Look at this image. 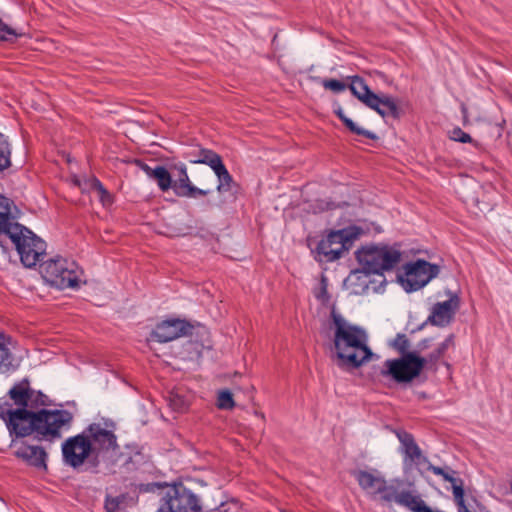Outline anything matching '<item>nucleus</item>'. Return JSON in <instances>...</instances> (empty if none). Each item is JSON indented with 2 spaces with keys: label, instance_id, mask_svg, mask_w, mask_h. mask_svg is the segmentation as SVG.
Segmentation results:
<instances>
[{
  "label": "nucleus",
  "instance_id": "f257e3e1",
  "mask_svg": "<svg viewBox=\"0 0 512 512\" xmlns=\"http://www.w3.org/2000/svg\"><path fill=\"white\" fill-rule=\"evenodd\" d=\"M32 388L28 378L16 382L7 395L12 403L0 399V419L8 429L12 444L15 439L33 435L37 441L54 442L62 437V429L68 430L73 422V414L65 409H29Z\"/></svg>",
  "mask_w": 512,
  "mask_h": 512
},
{
  "label": "nucleus",
  "instance_id": "f03ea898",
  "mask_svg": "<svg viewBox=\"0 0 512 512\" xmlns=\"http://www.w3.org/2000/svg\"><path fill=\"white\" fill-rule=\"evenodd\" d=\"M105 425L107 428L91 423L82 433L67 438L62 443L63 462L73 469L86 463L87 470L97 473L101 455L119 447L113 431L115 424L106 422Z\"/></svg>",
  "mask_w": 512,
  "mask_h": 512
},
{
  "label": "nucleus",
  "instance_id": "7ed1b4c3",
  "mask_svg": "<svg viewBox=\"0 0 512 512\" xmlns=\"http://www.w3.org/2000/svg\"><path fill=\"white\" fill-rule=\"evenodd\" d=\"M331 319L334 325V356L338 368L351 371L371 360L374 353L367 344L366 331L349 323L335 310L331 312Z\"/></svg>",
  "mask_w": 512,
  "mask_h": 512
},
{
  "label": "nucleus",
  "instance_id": "20e7f679",
  "mask_svg": "<svg viewBox=\"0 0 512 512\" xmlns=\"http://www.w3.org/2000/svg\"><path fill=\"white\" fill-rule=\"evenodd\" d=\"M162 192L170 189L180 198L198 199L209 195L212 190L201 189L191 182L187 166L181 161H167L165 165H157L151 176Z\"/></svg>",
  "mask_w": 512,
  "mask_h": 512
},
{
  "label": "nucleus",
  "instance_id": "39448f33",
  "mask_svg": "<svg viewBox=\"0 0 512 512\" xmlns=\"http://www.w3.org/2000/svg\"><path fill=\"white\" fill-rule=\"evenodd\" d=\"M364 234L362 227L350 225L338 230H328L327 234L319 241L308 240V247L319 263H331L339 260L344 252L350 250L354 242Z\"/></svg>",
  "mask_w": 512,
  "mask_h": 512
},
{
  "label": "nucleus",
  "instance_id": "423d86ee",
  "mask_svg": "<svg viewBox=\"0 0 512 512\" xmlns=\"http://www.w3.org/2000/svg\"><path fill=\"white\" fill-rule=\"evenodd\" d=\"M401 251L388 244H367L355 252L357 262L366 274L383 275L401 261Z\"/></svg>",
  "mask_w": 512,
  "mask_h": 512
},
{
  "label": "nucleus",
  "instance_id": "0eeeda50",
  "mask_svg": "<svg viewBox=\"0 0 512 512\" xmlns=\"http://www.w3.org/2000/svg\"><path fill=\"white\" fill-rule=\"evenodd\" d=\"M40 273L50 286L64 290L80 288L83 270L75 261L57 256L43 261Z\"/></svg>",
  "mask_w": 512,
  "mask_h": 512
},
{
  "label": "nucleus",
  "instance_id": "6e6552de",
  "mask_svg": "<svg viewBox=\"0 0 512 512\" xmlns=\"http://www.w3.org/2000/svg\"><path fill=\"white\" fill-rule=\"evenodd\" d=\"M427 364L420 354H407L402 357L387 359L380 374L389 377L398 384H408L418 378Z\"/></svg>",
  "mask_w": 512,
  "mask_h": 512
},
{
  "label": "nucleus",
  "instance_id": "1a4fd4ad",
  "mask_svg": "<svg viewBox=\"0 0 512 512\" xmlns=\"http://www.w3.org/2000/svg\"><path fill=\"white\" fill-rule=\"evenodd\" d=\"M350 475L372 500H377L387 505L392 504V493L396 485L389 483L377 470L355 469L350 471Z\"/></svg>",
  "mask_w": 512,
  "mask_h": 512
},
{
  "label": "nucleus",
  "instance_id": "9d476101",
  "mask_svg": "<svg viewBox=\"0 0 512 512\" xmlns=\"http://www.w3.org/2000/svg\"><path fill=\"white\" fill-rule=\"evenodd\" d=\"M438 273V267L423 259H417L404 266V271L397 274V281L408 292H415L424 287Z\"/></svg>",
  "mask_w": 512,
  "mask_h": 512
},
{
  "label": "nucleus",
  "instance_id": "9b49d317",
  "mask_svg": "<svg viewBox=\"0 0 512 512\" xmlns=\"http://www.w3.org/2000/svg\"><path fill=\"white\" fill-rule=\"evenodd\" d=\"M194 326L185 319L170 318L158 323L151 331L149 340L167 343L183 336L192 334Z\"/></svg>",
  "mask_w": 512,
  "mask_h": 512
},
{
  "label": "nucleus",
  "instance_id": "f8f14e48",
  "mask_svg": "<svg viewBox=\"0 0 512 512\" xmlns=\"http://www.w3.org/2000/svg\"><path fill=\"white\" fill-rule=\"evenodd\" d=\"M396 435L400 442V451L403 454V462L407 468L415 467L418 471H423L430 467L428 466L427 457L423 454L411 433L405 430H400Z\"/></svg>",
  "mask_w": 512,
  "mask_h": 512
},
{
  "label": "nucleus",
  "instance_id": "ddd939ff",
  "mask_svg": "<svg viewBox=\"0 0 512 512\" xmlns=\"http://www.w3.org/2000/svg\"><path fill=\"white\" fill-rule=\"evenodd\" d=\"M27 236H29L30 239H26V241H24V252H26V257H24L25 254H23L20 249L17 250V253L19 255L20 262L24 267L33 268L38 263L41 264L44 261V258L46 257L47 244L32 230H30V234Z\"/></svg>",
  "mask_w": 512,
  "mask_h": 512
},
{
  "label": "nucleus",
  "instance_id": "4468645a",
  "mask_svg": "<svg viewBox=\"0 0 512 512\" xmlns=\"http://www.w3.org/2000/svg\"><path fill=\"white\" fill-rule=\"evenodd\" d=\"M30 230L16 220L6 227L5 231L0 232V247L3 252H8L10 249L9 244H11L16 251L20 249L26 255V252H24V241L30 239L27 236L30 234Z\"/></svg>",
  "mask_w": 512,
  "mask_h": 512
},
{
  "label": "nucleus",
  "instance_id": "2eb2a0df",
  "mask_svg": "<svg viewBox=\"0 0 512 512\" xmlns=\"http://www.w3.org/2000/svg\"><path fill=\"white\" fill-rule=\"evenodd\" d=\"M14 456L24 461L28 466L40 471L46 472L48 470V454L42 446L30 445L26 441H22L14 452Z\"/></svg>",
  "mask_w": 512,
  "mask_h": 512
},
{
  "label": "nucleus",
  "instance_id": "dca6fc26",
  "mask_svg": "<svg viewBox=\"0 0 512 512\" xmlns=\"http://www.w3.org/2000/svg\"><path fill=\"white\" fill-rule=\"evenodd\" d=\"M349 89L351 93L368 108L374 111L379 110L378 104L381 103L379 95L370 89L362 77L358 75L352 76Z\"/></svg>",
  "mask_w": 512,
  "mask_h": 512
},
{
  "label": "nucleus",
  "instance_id": "f3484780",
  "mask_svg": "<svg viewBox=\"0 0 512 512\" xmlns=\"http://www.w3.org/2000/svg\"><path fill=\"white\" fill-rule=\"evenodd\" d=\"M214 173L218 178L216 190L219 193L230 192L235 196V194L238 192L239 185L234 181L232 175L229 173L224 163L215 169Z\"/></svg>",
  "mask_w": 512,
  "mask_h": 512
},
{
  "label": "nucleus",
  "instance_id": "a211bd4d",
  "mask_svg": "<svg viewBox=\"0 0 512 512\" xmlns=\"http://www.w3.org/2000/svg\"><path fill=\"white\" fill-rule=\"evenodd\" d=\"M381 103L378 104V111H375L382 118L392 117L393 119H399L401 117V109L398 106L397 100L387 94L379 95Z\"/></svg>",
  "mask_w": 512,
  "mask_h": 512
},
{
  "label": "nucleus",
  "instance_id": "6ab92c4d",
  "mask_svg": "<svg viewBox=\"0 0 512 512\" xmlns=\"http://www.w3.org/2000/svg\"><path fill=\"white\" fill-rule=\"evenodd\" d=\"M426 323L436 327H445L448 324V300L437 302L431 307Z\"/></svg>",
  "mask_w": 512,
  "mask_h": 512
},
{
  "label": "nucleus",
  "instance_id": "aec40b11",
  "mask_svg": "<svg viewBox=\"0 0 512 512\" xmlns=\"http://www.w3.org/2000/svg\"><path fill=\"white\" fill-rule=\"evenodd\" d=\"M335 115L339 118V120L343 123V125L351 132L356 135L364 136L371 140H377L378 136L367 129L359 127L352 119L347 117L341 108V106H338L334 109Z\"/></svg>",
  "mask_w": 512,
  "mask_h": 512
},
{
  "label": "nucleus",
  "instance_id": "412c9836",
  "mask_svg": "<svg viewBox=\"0 0 512 512\" xmlns=\"http://www.w3.org/2000/svg\"><path fill=\"white\" fill-rule=\"evenodd\" d=\"M450 487L452 489L453 499L457 506V509L465 508V484L464 481L459 477V473L450 469Z\"/></svg>",
  "mask_w": 512,
  "mask_h": 512
},
{
  "label": "nucleus",
  "instance_id": "4be33fe9",
  "mask_svg": "<svg viewBox=\"0 0 512 512\" xmlns=\"http://www.w3.org/2000/svg\"><path fill=\"white\" fill-rule=\"evenodd\" d=\"M132 498L128 493H121L117 496L106 494L104 509L106 512H124L130 505Z\"/></svg>",
  "mask_w": 512,
  "mask_h": 512
},
{
  "label": "nucleus",
  "instance_id": "5701e85b",
  "mask_svg": "<svg viewBox=\"0 0 512 512\" xmlns=\"http://www.w3.org/2000/svg\"><path fill=\"white\" fill-rule=\"evenodd\" d=\"M190 162L208 165L213 171L223 164V160L218 153L206 148L199 149V157L191 159Z\"/></svg>",
  "mask_w": 512,
  "mask_h": 512
},
{
  "label": "nucleus",
  "instance_id": "b1692460",
  "mask_svg": "<svg viewBox=\"0 0 512 512\" xmlns=\"http://www.w3.org/2000/svg\"><path fill=\"white\" fill-rule=\"evenodd\" d=\"M13 201L5 196H0V232L5 231L16 220L12 214Z\"/></svg>",
  "mask_w": 512,
  "mask_h": 512
},
{
  "label": "nucleus",
  "instance_id": "393cba45",
  "mask_svg": "<svg viewBox=\"0 0 512 512\" xmlns=\"http://www.w3.org/2000/svg\"><path fill=\"white\" fill-rule=\"evenodd\" d=\"M12 146L9 137L0 133V172L11 167Z\"/></svg>",
  "mask_w": 512,
  "mask_h": 512
},
{
  "label": "nucleus",
  "instance_id": "a878e982",
  "mask_svg": "<svg viewBox=\"0 0 512 512\" xmlns=\"http://www.w3.org/2000/svg\"><path fill=\"white\" fill-rule=\"evenodd\" d=\"M389 347L396 351L400 357L407 354H419V351H410V340L406 334L397 333L394 339L388 343Z\"/></svg>",
  "mask_w": 512,
  "mask_h": 512
},
{
  "label": "nucleus",
  "instance_id": "bb28decb",
  "mask_svg": "<svg viewBox=\"0 0 512 512\" xmlns=\"http://www.w3.org/2000/svg\"><path fill=\"white\" fill-rule=\"evenodd\" d=\"M51 405H53V403L46 394H44L41 390L32 389L29 409L37 411Z\"/></svg>",
  "mask_w": 512,
  "mask_h": 512
},
{
  "label": "nucleus",
  "instance_id": "cd10ccee",
  "mask_svg": "<svg viewBox=\"0 0 512 512\" xmlns=\"http://www.w3.org/2000/svg\"><path fill=\"white\" fill-rule=\"evenodd\" d=\"M89 186L92 190H95L99 194V200L103 205H110L113 202L112 195L104 187L102 182L97 177H92L89 180Z\"/></svg>",
  "mask_w": 512,
  "mask_h": 512
},
{
  "label": "nucleus",
  "instance_id": "c85d7f7f",
  "mask_svg": "<svg viewBox=\"0 0 512 512\" xmlns=\"http://www.w3.org/2000/svg\"><path fill=\"white\" fill-rule=\"evenodd\" d=\"M13 361L14 357L9 348L0 342V372L7 373L14 369Z\"/></svg>",
  "mask_w": 512,
  "mask_h": 512
},
{
  "label": "nucleus",
  "instance_id": "c756f323",
  "mask_svg": "<svg viewBox=\"0 0 512 512\" xmlns=\"http://www.w3.org/2000/svg\"><path fill=\"white\" fill-rule=\"evenodd\" d=\"M181 483L179 484H168V483H160V482H151V483H141L138 485V491L140 493H148V492H155L156 489H165V493L164 495L161 497L160 499V503H159V506H161L162 504V501L164 500V498L166 497L167 493L169 492V488L171 486H179ZM160 507H158L159 509Z\"/></svg>",
  "mask_w": 512,
  "mask_h": 512
},
{
  "label": "nucleus",
  "instance_id": "7c9ffc66",
  "mask_svg": "<svg viewBox=\"0 0 512 512\" xmlns=\"http://www.w3.org/2000/svg\"><path fill=\"white\" fill-rule=\"evenodd\" d=\"M168 403L170 408L178 413H183L189 408V402L187 399L175 392H171L169 394Z\"/></svg>",
  "mask_w": 512,
  "mask_h": 512
},
{
  "label": "nucleus",
  "instance_id": "2f4dec72",
  "mask_svg": "<svg viewBox=\"0 0 512 512\" xmlns=\"http://www.w3.org/2000/svg\"><path fill=\"white\" fill-rule=\"evenodd\" d=\"M216 405L219 409L222 410H231L234 408L235 402L231 391L228 389L219 391Z\"/></svg>",
  "mask_w": 512,
  "mask_h": 512
},
{
  "label": "nucleus",
  "instance_id": "473e14b6",
  "mask_svg": "<svg viewBox=\"0 0 512 512\" xmlns=\"http://www.w3.org/2000/svg\"><path fill=\"white\" fill-rule=\"evenodd\" d=\"M450 140L460 143H470L475 147L479 146V143L474 140L468 133L464 132L460 127H454L450 131Z\"/></svg>",
  "mask_w": 512,
  "mask_h": 512
},
{
  "label": "nucleus",
  "instance_id": "72a5a7b5",
  "mask_svg": "<svg viewBox=\"0 0 512 512\" xmlns=\"http://www.w3.org/2000/svg\"><path fill=\"white\" fill-rule=\"evenodd\" d=\"M314 296L323 305L329 303L331 296L328 292V279L325 275L321 276L320 287L317 291L314 292Z\"/></svg>",
  "mask_w": 512,
  "mask_h": 512
},
{
  "label": "nucleus",
  "instance_id": "f704fd0d",
  "mask_svg": "<svg viewBox=\"0 0 512 512\" xmlns=\"http://www.w3.org/2000/svg\"><path fill=\"white\" fill-rule=\"evenodd\" d=\"M24 33L17 32L12 27L8 26L5 22L0 18V41H8L10 37H21Z\"/></svg>",
  "mask_w": 512,
  "mask_h": 512
},
{
  "label": "nucleus",
  "instance_id": "c9c22d12",
  "mask_svg": "<svg viewBox=\"0 0 512 512\" xmlns=\"http://www.w3.org/2000/svg\"><path fill=\"white\" fill-rule=\"evenodd\" d=\"M320 83L325 89H329L335 93L342 92L346 89V84L338 79H320Z\"/></svg>",
  "mask_w": 512,
  "mask_h": 512
},
{
  "label": "nucleus",
  "instance_id": "e433bc0d",
  "mask_svg": "<svg viewBox=\"0 0 512 512\" xmlns=\"http://www.w3.org/2000/svg\"><path fill=\"white\" fill-rule=\"evenodd\" d=\"M428 466H430V467L423 471H419V472L421 474H425L429 471H432L436 475H441L445 481H448V470L446 468L433 466L429 461H428Z\"/></svg>",
  "mask_w": 512,
  "mask_h": 512
},
{
  "label": "nucleus",
  "instance_id": "4c0bfd02",
  "mask_svg": "<svg viewBox=\"0 0 512 512\" xmlns=\"http://www.w3.org/2000/svg\"><path fill=\"white\" fill-rule=\"evenodd\" d=\"M132 163L139 169H141L147 175L148 178H151L154 172V168L150 167L146 162L138 158L133 159Z\"/></svg>",
  "mask_w": 512,
  "mask_h": 512
},
{
  "label": "nucleus",
  "instance_id": "58836bf2",
  "mask_svg": "<svg viewBox=\"0 0 512 512\" xmlns=\"http://www.w3.org/2000/svg\"><path fill=\"white\" fill-rule=\"evenodd\" d=\"M460 299L457 294L450 292V320L456 310L459 309Z\"/></svg>",
  "mask_w": 512,
  "mask_h": 512
},
{
  "label": "nucleus",
  "instance_id": "ea45409f",
  "mask_svg": "<svg viewBox=\"0 0 512 512\" xmlns=\"http://www.w3.org/2000/svg\"><path fill=\"white\" fill-rule=\"evenodd\" d=\"M448 347V339L444 340L440 346L437 348L436 351H434L431 355H430V358L431 359H435L437 360L443 353L444 351L446 350V348Z\"/></svg>",
  "mask_w": 512,
  "mask_h": 512
},
{
  "label": "nucleus",
  "instance_id": "a19ab883",
  "mask_svg": "<svg viewBox=\"0 0 512 512\" xmlns=\"http://www.w3.org/2000/svg\"><path fill=\"white\" fill-rule=\"evenodd\" d=\"M144 459V456L143 454L140 452V451H137L134 455V457L130 456L127 460H126V465H130L132 464L133 466H135L137 463H139V461L143 460Z\"/></svg>",
  "mask_w": 512,
  "mask_h": 512
},
{
  "label": "nucleus",
  "instance_id": "79ce46f5",
  "mask_svg": "<svg viewBox=\"0 0 512 512\" xmlns=\"http://www.w3.org/2000/svg\"><path fill=\"white\" fill-rule=\"evenodd\" d=\"M461 112H462V123L466 125L469 123L468 109L464 103H461Z\"/></svg>",
  "mask_w": 512,
  "mask_h": 512
},
{
  "label": "nucleus",
  "instance_id": "37998d69",
  "mask_svg": "<svg viewBox=\"0 0 512 512\" xmlns=\"http://www.w3.org/2000/svg\"><path fill=\"white\" fill-rule=\"evenodd\" d=\"M430 342H431V339H429V338H425V339L421 340V341L418 343V345H417V346H418L419 350L421 351V350H424V349L428 348V347H429V345H430Z\"/></svg>",
  "mask_w": 512,
  "mask_h": 512
},
{
  "label": "nucleus",
  "instance_id": "c03bdc74",
  "mask_svg": "<svg viewBox=\"0 0 512 512\" xmlns=\"http://www.w3.org/2000/svg\"><path fill=\"white\" fill-rule=\"evenodd\" d=\"M427 325H430V323H426V320H425L423 323H421V324H420V325H418L415 329H413V330L411 331V333L419 332V331L423 330Z\"/></svg>",
  "mask_w": 512,
  "mask_h": 512
},
{
  "label": "nucleus",
  "instance_id": "a18cd8bd",
  "mask_svg": "<svg viewBox=\"0 0 512 512\" xmlns=\"http://www.w3.org/2000/svg\"><path fill=\"white\" fill-rule=\"evenodd\" d=\"M458 512H471L467 506H465L464 510L463 509H459Z\"/></svg>",
  "mask_w": 512,
  "mask_h": 512
},
{
  "label": "nucleus",
  "instance_id": "49530a36",
  "mask_svg": "<svg viewBox=\"0 0 512 512\" xmlns=\"http://www.w3.org/2000/svg\"><path fill=\"white\" fill-rule=\"evenodd\" d=\"M3 500L0 498V508L2 507Z\"/></svg>",
  "mask_w": 512,
  "mask_h": 512
},
{
  "label": "nucleus",
  "instance_id": "de8ad7c7",
  "mask_svg": "<svg viewBox=\"0 0 512 512\" xmlns=\"http://www.w3.org/2000/svg\"><path fill=\"white\" fill-rule=\"evenodd\" d=\"M206 205L207 206H212V204L209 201L206 203Z\"/></svg>",
  "mask_w": 512,
  "mask_h": 512
}]
</instances>
